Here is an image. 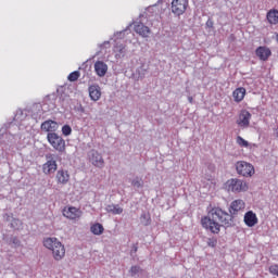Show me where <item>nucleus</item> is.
I'll return each instance as SVG.
<instances>
[{
  "mask_svg": "<svg viewBox=\"0 0 278 278\" xmlns=\"http://www.w3.org/2000/svg\"><path fill=\"white\" fill-rule=\"evenodd\" d=\"M15 118L16 121H23V118H25V116H23V110L16 111Z\"/></svg>",
  "mask_w": 278,
  "mask_h": 278,
  "instance_id": "33",
  "label": "nucleus"
},
{
  "mask_svg": "<svg viewBox=\"0 0 278 278\" xmlns=\"http://www.w3.org/2000/svg\"><path fill=\"white\" fill-rule=\"evenodd\" d=\"M14 223H18V219H14Z\"/></svg>",
  "mask_w": 278,
  "mask_h": 278,
  "instance_id": "44",
  "label": "nucleus"
},
{
  "mask_svg": "<svg viewBox=\"0 0 278 278\" xmlns=\"http://www.w3.org/2000/svg\"><path fill=\"white\" fill-rule=\"evenodd\" d=\"M88 160L92 164V166H96L97 168H103V166H105L103 155H101V153H99V151L94 149L88 152Z\"/></svg>",
  "mask_w": 278,
  "mask_h": 278,
  "instance_id": "9",
  "label": "nucleus"
},
{
  "mask_svg": "<svg viewBox=\"0 0 278 278\" xmlns=\"http://www.w3.org/2000/svg\"><path fill=\"white\" fill-rule=\"evenodd\" d=\"M47 162L42 165L45 175H53L58 170V156L55 154H46Z\"/></svg>",
  "mask_w": 278,
  "mask_h": 278,
  "instance_id": "5",
  "label": "nucleus"
},
{
  "mask_svg": "<svg viewBox=\"0 0 278 278\" xmlns=\"http://www.w3.org/2000/svg\"><path fill=\"white\" fill-rule=\"evenodd\" d=\"M236 170L241 177H253L255 175V167L251 163L239 161L236 163Z\"/></svg>",
  "mask_w": 278,
  "mask_h": 278,
  "instance_id": "6",
  "label": "nucleus"
},
{
  "mask_svg": "<svg viewBox=\"0 0 278 278\" xmlns=\"http://www.w3.org/2000/svg\"><path fill=\"white\" fill-rule=\"evenodd\" d=\"M244 207H245L244 201H242V200L232 201L230 204V207H229L230 216H235L241 210H244Z\"/></svg>",
  "mask_w": 278,
  "mask_h": 278,
  "instance_id": "15",
  "label": "nucleus"
},
{
  "mask_svg": "<svg viewBox=\"0 0 278 278\" xmlns=\"http://www.w3.org/2000/svg\"><path fill=\"white\" fill-rule=\"evenodd\" d=\"M129 273H130V277H138V275L142 273V268H140V266L138 265H135L130 268Z\"/></svg>",
  "mask_w": 278,
  "mask_h": 278,
  "instance_id": "26",
  "label": "nucleus"
},
{
  "mask_svg": "<svg viewBox=\"0 0 278 278\" xmlns=\"http://www.w3.org/2000/svg\"><path fill=\"white\" fill-rule=\"evenodd\" d=\"M55 178H56L58 184H62L64 186V185L68 184V181L71 179V175H68L67 170L59 169L56 172Z\"/></svg>",
  "mask_w": 278,
  "mask_h": 278,
  "instance_id": "19",
  "label": "nucleus"
},
{
  "mask_svg": "<svg viewBox=\"0 0 278 278\" xmlns=\"http://www.w3.org/2000/svg\"><path fill=\"white\" fill-rule=\"evenodd\" d=\"M47 140L58 153H64V151H66V141L62 136L58 135V132H49L47 135Z\"/></svg>",
  "mask_w": 278,
  "mask_h": 278,
  "instance_id": "3",
  "label": "nucleus"
},
{
  "mask_svg": "<svg viewBox=\"0 0 278 278\" xmlns=\"http://www.w3.org/2000/svg\"><path fill=\"white\" fill-rule=\"evenodd\" d=\"M0 138L2 142V149H8V147H12V144H16V139L11 132H4L0 135Z\"/></svg>",
  "mask_w": 278,
  "mask_h": 278,
  "instance_id": "12",
  "label": "nucleus"
},
{
  "mask_svg": "<svg viewBox=\"0 0 278 278\" xmlns=\"http://www.w3.org/2000/svg\"><path fill=\"white\" fill-rule=\"evenodd\" d=\"M201 225L211 233H220V227H231L233 216L220 207H213L208 211L207 216L201 218Z\"/></svg>",
  "mask_w": 278,
  "mask_h": 278,
  "instance_id": "1",
  "label": "nucleus"
},
{
  "mask_svg": "<svg viewBox=\"0 0 278 278\" xmlns=\"http://www.w3.org/2000/svg\"><path fill=\"white\" fill-rule=\"evenodd\" d=\"M170 10L175 16L186 14V11L188 10V0H172Z\"/></svg>",
  "mask_w": 278,
  "mask_h": 278,
  "instance_id": "7",
  "label": "nucleus"
},
{
  "mask_svg": "<svg viewBox=\"0 0 278 278\" xmlns=\"http://www.w3.org/2000/svg\"><path fill=\"white\" fill-rule=\"evenodd\" d=\"M131 186H134V188H144V180H142V178L136 177L131 180Z\"/></svg>",
  "mask_w": 278,
  "mask_h": 278,
  "instance_id": "25",
  "label": "nucleus"
},
{
  "mask_svg": "<svg viewBox=\"0 0 278 278\" xmlns=\"http://www.w3.org/2000/svg\"><path fill=\"white\" fill-rule=\"evenodd\" d=\"M138 251V247H135L134 248V252L136 253Z\"/></svg>",
  "mask_w": 278,
  "mask_h": 278,
  "instance_id": "41",
  "label": "nucleus"
},
{
  "mask_svg": "<svg viewBox=\"0 0 278 278\" xmlns=\"http://www.w3.org/2000/svg\"><path fill=\"white\" fill-rule=\"evenodd\" d=\"M117 51H118L119 55H125V48L123 45L117 47Z\"/></svg>",
  "mask_w": 278,
  "mask_h": 278,
  "instance_id": "36",
  "label": "nucleus"
},
{
  "mask_svg": "<svg viewBox=\"0 0 278 278\" xmlns=\"http://www.w3.org/2000/svg\"><path fill=\"white\" fill-rule=\"evenodd\" d=\"M216 244H218V240L216 238L207 239V247H211L212 249H214V247H216Z\"/></svg>",
  "mask_w": 278,
  "mask_h": 278,
  "instance_id": "31",
  "label": "nucleus"
},
{
  "mask_svg": "<svg viewBox=\"0 0 278 278\" xmlns=\"http://www.w3.org/2000/svg\"><path fill=\"white\" fill-rule=\"evenodd\" d=\"M105 210L109 214H113L114 216L123 214V207L118 204H109Z\"/></svg>",
  "mask_w": 278,
  "mask_h": 278,
  "instance_id": "22",
  "label": "nucleus"
},
{
  "mask_svg": "<svg viewBox=\"0 0 278 278\" xmlns=\"http://www.w3.org/2000/svg\"><path fill=\"white\" fill-rule=\"evenodd\" d=\"M244 223L247 227H255L257 225V215L253 211H249L244 215Z\"/></svg>",
  "mask_w": 278,
  "mask_h": 278,
  "instance_id": "18",
  "label": "nucleus"
},
{
  "mask_svg": "<svg viewBox=\"0 0 278 278\" xmlns=\"http://www.w3.org/2000/svg\"><path fill=\"white\" fill-rule=\"evenodd\" d=\"M226 188L229 192H247L249 187L247 182L238 178H231L226 181Z\"/></svg>",
  "mask_w": 278,
  "mask_h": 278,
  "instance_id": "4",
  "label": "nucleus"
},
{
  "mask_svg": "<svg viewBox=\"0 0 278 278\" xmlns=\"http://www.w3.org/2000/svg\"><path fill=\"white\" fill-rule=\"evenodd\" d=\"M244 94H247V89L244 87H239L232 92L233 100L236 103H240L244 99Z\"/></svg>",
  "mask_w": 278,
  "mask_h": 278,
  "instance_id": "21",
  "label": "nucleus"
},
{
  "mask_svg": "<svg viewBox=\"0 0 278 278\" xmlns=\"http://www.w3.org/2000/svg\"><path fill=\"white\" fill-rule=\"evenodd\" d=\"M103 45H110V41L104 42Z\"/></svg>",
  "mask_w": 278,
  "mask_h": 278,
  "instance_id": "42",
  "label": "nucleus"
},
{
  "mask_svg": "<svg viewBox=\"0 0 278 278\" xmlns=\"http://www.w3.org/2000/svg\"><path fill=\"white\" fill-rule=\"evenodd\" d=\"M5 216H7V220H10V215H9V214H5Z\"/></svg>",
  "mask_w": 278,
  "mask_h": 278,
  "instance_id": "40",
  "label": "nucleus"
},
{
  "mask_svg": "<svg viewBox=\"0 0 278 278\" xmlns=\"http://www.w3.org/2000/svg\"><path fill=\"white\" fill-rule=\"evenodd\" d=\"M12 244H14V247H18L21 244V240H18L16 237H13L11 239Z\"/></svg>",
  "mask_w": 278,
  "mask_h": 278,
  "instance_id": "35",
  "label": "nucleus"
},
{
  "mask_svg": "<svg viewBox=\"0 0 278 278\" xmlns=\"http://www.w3.org/2000/svg\"><path fill=\"white\" fill-rule=\"evenodd\" d=\"M205 25L208 29L214 28V20H212V17H208Z\"/></svg>",
  "mask_w": 278,
  "mask_h": 278,
  "instance_id": "34",
  "label": "nucleus"
},
{
  "mask_svg": "<svg viewBox=\"0 0 278 278\" xmlns=\"http://www.w3.org/2000/svg\"><path fill=\"white\" fill-rule=\"evenodd\" d=\"M251 123V113L247 110L241 111L237 124L239 127H249Z\"/></svg>",
  "mask_w": 278,
  "mask_h": 278,
  "instance_id": "14",
  "label": "nucleus"
},
{
  "mask_svg": "<svg viewBox=\"0 0 278 278\" xmlns=\"http://www.w3.org/2000/svg\"><path fill=\"white\" fill-rule=\"evenodd\" d=\"M94 71L98 77H105L108 74V64L103 61H97L94 63Z\"/></svg>",
  "mask_w": 278,
  "mask_h": 278,
  "instance_id": "17",
  "label": "nucleus"
},
{
  "mask_svg": "<svg viewBox=\"0 0 278 278\" xmlns=\"http://www.w3.org/2000/svg\"><path fill=\"white\" fill-rule=\"evenodd\" d=\"M136 73L138 74V79H144V76L147 75V68L144 65H141L137 68Z\"/></svg>",
  "mask_w": 278,
  "mask_h": 278,
  "instance_id": "27",
  "label": "nucleus"
},
{
  "mask_svg": "<svg viewBox=\"0 0 278 278\" xmlns=\"http://www.w3.org/2000/svg\"><path fill=\"white\" fill-rule=\"evenodd\" d=\"M41 131H46L47 134H55L58 129H60V124L53 119H47L40 125Z\"/></svg>",
  "mask_w": 278,
  "mask_h": 278,
  "instance_id": "10",
  "label": "nucleus"
},
{
  "mask_svg": "<svg viewBox=\"0 0 278 278\" xmlns=\"http://www.w3.org/2000/svg\"><path fill=\"white\" fill-rule=\"evenodd\" d=\"M125 31H127V29L116 33L117 38H123V36H125Z\"/></svg>",
  "mask_w": 278,
  "mask_h": 278,
  "instance_id": "37",
  "label": "nucleus"
},
{
  "mask_svg": "<svg viewBox=\"0 0 278 278\" xmlns=\"http://www.w3.org/2000/svg\"><path fill=\"white\" fill-rule=\"evenodd\" d=\"M81 212L75 207V206H70V207H65L63 210V216H65V218H70V220H75L76 218H79Z\"/></svg>",
  "mask_w": 278,
  "mask_h": 278,
  "instance_id": "13",
  "label": "nucleus"
},
{
  "mask_svg": "<svg viewBox=\"0 0 278 278\" xmlns=\"http://www.w3.org/2000/svg\"><path fill=\"white\" fill-rule=\"evenodd\" d=\"M43 247L52 252L53 258L56 262L64 260V255H66V248H64V244H62L58 238L48 237L43 239Z\"/></svg>",
  "mask_w": 278,
  "mask_h": 278,
  "instance_id": "2",
  "label": "nucleus"
},
{
  "mask_svg": "<svg viewBox=\"0 0 278 278\" xmlns=\"http://www.w3.org/2000/svg\"><path fill=\"white\" fill-rule=\"evenodd\" d=\"M269 273H271V275H276L278 277V265H271L269 267Z\"/></svg>",
  "mask_w": 278,
  "mask_h": 278,
  "instance_id": "32",
  "label": "nucleus"
},
{
  "mask_svg": "<svg viewBox=\"0 0 278 278\" xmlns=\"http://www.w3.org/2000/svg\"><path fill=\"white\" fill-rule=\"evenodd\" d=\"M80 75L81 74L79 73V71H74L68 75L67 79H68V81H77V79H79Z\"/></svg>",
  "mask_w": 278,
  "mask_h": 278,
  "instance_id": "28",
  "label": "nucleus"
},
{
  "mask_svg": "<svg viewBox=\"0 0 278 278\" xmlns=\"http://www.w3.org/2000/svg\"><path fill=\"white\" fill-rule=\"evenodd\" d=\"M62 134L63 136H71L73 134V128H71V125H64L62 127Z\"/></svg>",
  "mask_w": 278,
  "mask_h": 278,
  "instance_id": "29",
  "label": "nucleus"
},
{
  "mask_svg": "<svg viewBox=\"0 0 278 278\" xmlns=\"http://www.w3.org/2000/svg\"><path fill=\"white\" fill-rule=\"evenodd\" d=\"M90 231L93 236H101L105 231V228H103V225L96 223L90 227Z\"/></svg>",
  "mask_w": 278,
  "mask_h": 278,
  "instance_id": "23",
  "label": "nucleus"
},
{
  "mask_svg": "<svg viewBox=\"0 0 278 278\" xmlns=\"http://www.w3.org/2000/svg\"><path fill=\"white\" fill-rule=\"evenodd\" d=\"M188 101H189V103H192V101H193L192 97H188Z\"/></svg>",
  "mask_w": 278,
  "mask_h": 278,
  "instance_id": "39",
  "label": "nucleus"
},
{
  "mask_svg": "<svg viewBox=\"0 0 278 278\" xmlns=\"http://www.w3.org/2000/svg\"><path fill=\"white\" fill-rule=\"evenodd\" d=\"M255 55L261 60V62H267L268 58L273 55V51H270V48L266 46H260L255 50Z\"/></svg>",
  "mask_w": 278,
  "mask_h": 278,
  "instance_id": "11",
  "label": "nucleus"
},
{
  "mask_svg": "<svg viewBox=\"0 0 278 278\" xmlns=\"http://www.w3.org/2000/svg\"><path fill=\"white\" fill-rule=\"evenodd\" d=\"M91 101H99L101 99V87L99 85H91L88 88Z\"/></svg>",
  "mask_w": 278,
  "mask_h": 278,
  "instance_id": "16",
  "label": "nucleus"
},
{
  "mask_svg": "<svg viewBox=\"0 0 278 278\" xmlns=\"http://www.w3.org/2000/svg\"><path fill=\"white\" fill-rule=\"evenodd\" d=\"M55 109V104L52 105V110Z\"/></svg>",
  "mask_w": 278,
  "mask_h": 278,
  "instance_id": "43",
  "label": "nucleus"
},
{
  "mask_svg": "<svg viewBox=\"0 0 278 278\" xmlns=\"http://www.w3.org/2000/svg\"><path fill=\"white\" fill-rule=\"evenodd\" d=\"M266 18L269 25H277L278 24V10L271 9L267 12Z\"/></svg>",
  "mask_w": 278,
  "mask_h": 278,
  "instance_id": "20",
  "label": "nucleus"
},
{
  "mask_svg": "<svg viewBox=\"0 0 278 278\" xmlns=\"http://www.w3.org/2000/svg\"><path fill=\"white\" fill-rule=\"evenodd\" d=\"M78 112L84 113V112H86V110L84 109V106L80 105V106L78 108Z\"/></svg>",
  "mask_w": 278,
  "mask_h": 278,
  "instance_id": "38",
  "label": "nucleus"
},
{
  "mask_svg": "<svg viewBox=\"0 0 278 278\" xmlns=\"http://www.w3.org/2000/svg\"><path fill=\"white\" fill-rule=\"evenodd\" d=\"M237 144H239V147H244L245 149L249 148V141L240 136L237 137Z\"/></svg>",
  "mask_w": 278,
  "mask_h": 278,
  "instance_id": "30",
  "label": "nucleus"
},
{
  "mask_svg": "<svg viewBox=\"0 0 278 278\" xmlns=\"http://www.w3.org/2000/svg\"><path fill=\"white\" fill-rule=\"evenodd\" d=\"M147 18L144 15H140V20L138 22H135V31L136 34H139V36H142V38H149V34H151V29L144 25Z\"/></svg>",
  "mask_w": 278,
  "mask_h": 278,
  "instance_id": "8",
  "label": "nucleus"
},
{
  "mask_svg": "<svg viewBox=\"0 0 278 278\" xmlns=\"http://www.w3.org/2000/svg\"><path fill=\"white\" fill-rule=\"evenodd\" d=\"M140 223L143 225V227H149V225H151V214L143 212L140 215Z\"/></svg>",
  "mask_w": 278,
  "mask_h": 278,
  "instance_id": "24",
  "label": "nucleus"
}]
</instances>
